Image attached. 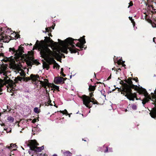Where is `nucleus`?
Masks as SVG:
<instances>
[{
	"instance_id": "obj_1",
	"label": "nucleus",
	"mask_w": 156,
	"mask_h": 156,
	"mask_svg": "<svg viewBox=\"0 0 156 156\" xmlns=\"http://www.w3.org/2000/svg\"><path fill=\"white\" fill-rule=\"evenodd\" d=\"M84 37L85 36H84L76 40L72 38L69 37L65 40L64 41H61L59 39H58V41L59 42V44L61 46L58 49V53L52 51L48 48L45 45L43 41H42V42L41 43L39 44L38 50L40 51L41 56L44 58L48 63L50 64H54V68L56 67V69H58L60 66L56 62L53 57H59L61 55L65 58L64 55L62 54H61V53H67L68 49L69 50L71 53H76L77 49L74 45L75 44V42L74 41H79L76 44V46L80 47L82 50L83 48V46L86 43Z\"/></svg>"
},
{
	"instance_id": "obj_2",
	"label": "nucleus",
	"mask_w": 156,
	"mask_h": 156,
	"mask_svg": "<svg viewBox=\"0 0 156 156\" xmlns=\"http://www.w3.org/2000/svg\"><path fill=\"white\" fill-rule=\"evenodd\" d=\"M129 85L126 84L124 86L121 91V94L125 95V96L129 100L134 101V98H136V94L132 92L131 88L134 89L138 91L139 87L133 84L131 79H129L127 82Z\"/></svg>"
},
{
	"instance_id": "obj_3",
	"label": "nucleus",
	"mask_w": 156,
	"mask_h": 156,
	"mask_svg": "<svg viewBox=\"0 0 156 156\" xmlns=\"http://www.w3.org/2000/svg\"><path fill=\"white\" fill-rule=\"evenodd\" d=\"M93 95L91 94L90 97L86 95H83L81 97L83 101V104L89 108L92 107L93 104H97V103L94 98H92Z\"/></svg>"
},
{
	"instance_id": "obj_4",
	"label": "nucleus",
	"mask_w": 156,
	"mask_h": 156,
	"mask_svg": "<svg viewBox=\"0 0 156 156\" xmlns=\"http://www.w3.org/2000/svg\"><path fill=\"white\" fill-rule=\"evenodd\" d=\"M28 145L30 148V150L29 151V152L30 154H33L32 152L33 151L40 152L44 148L43 146L40 147H37V146L38 145V144L37 143L35 140H30L29 141Z\"/></svg>"
},
{
	"instance_id": "obj_5",
	"label": "nucleus",
	"mask_w": 156,
	"mask_h": 156,
	"mask_svg": "<svg viewBox=\"0 0 156 156\" xmlns=\"http://www.w3.org/2000/svg\"><path fill=\"white\" fill-rule=\"evenodd\" d=\"M45 38L44 40H41L40 42H39V41L38 40H37L36 43V46H34V48H37L38 50V45L39 44L41 43L42 42V41L44 42L45 45L48 48H48L47 45L46 44V43H50L55 48H57L58 47V42H54L51 39L50 37H45Z\"/></svg>"
},
{
	"instance_id": "obj_6",
	"label": "nucleus",
	"mask_w": 156,
	"mask_h": 156,
	"mask_svg": "<svg viewBox=\"0 0 156 156\" xmlns=\"http://www.w3.org/2000/svg\"><path fill=\"white\" fill-rule=\"evenodd\" d=\"M9 49V51L16 58L21 57L24 52L23 48L21 45L19 46L18 50H16L14 48H10Z\"/></svg>"
},
{
	"instance_id": "obj_7",
	"label": "nucleus",
	"mask_w": 156,
	"mask_h": 156,
	"mask_svg": "<svg viewBox=\"0 0 156 156\" xmlns=\"http://www.w3.org/2000/svg\"><path fill=\"white\" fill-rule=\"evenodd\" d=\"M10 80H9V79H8L7 80H2L0 79V89L3 87V86L5 85H6V84H8V85L10 87L8 88L7 90L8 92H12V90L13 91V85H11L9 83V81Z\"/></svg>"
},
{
	"instance_id": "obj_8",
	"label": "nucleus",
	"mask_w": 156,
	"mask_h": 156,
	"mask_svg": "<svg viewBox=\"0 0 156 156\" xmlns=\"http://www.w3.org/2000/svg\"><path fill=\"white\" fill-rule=\"evenodd\" d=\"M39 79L40 78L38 75L31 74L30 76V77H25L24 78V80L27 81L30 80H31L33 82H35V83H36V82L38 81Z\"/></svg>"
},
{
	"instance_id": "obj_9",
	"label": "nucleus",
	"mask_w": 156,
	"mask_h": 156,
	"mask_svg": "<svg viewBox=\"0 0 156 156\" xmlns=\"http://www.w3.org/2000/svg\"><path fill=\"white\" fill-rule=\"evenodd\" d=\"M13 69L16 70L15 72L16 73H19L21 76H24L25 75V73L24 71L21 69L19 65H16L15 64L13 66Z\"/></svg>"
},
{
	"instance_id": "obj_10",
	"label": "nucleus",
	"mask_w": 156,
	"mask_h": 156,
	"mask_svg": "<svg viewBox=\"0 0 156 156\" xmlns=\"http://www.w3.org/2000/svg\"><path fill=\"white\" fill-rule=\"evenodd\" d=\"M66 79L60 76L55 77L54 78V82L55 83L57 84H62L64 83V81Z\"/></svg>"
},
{
	"instance_id": "obj_11",
	"label": "nucleus",
	"mask_w": 156,
	"mask_h": 156,
	"mask_svg": "<svg viewBox=\"0 0 156 156\" xmlns=\"http://www.w3.org/2000/svg\"><path fill=\"white\" fill-rule=\"evenodd\" d=\"M40 83L42 85V87L46 88V87L48 86V81L47 79H45L44 81H39Z\"/></svg>"
},
{
	"instance_id": "obj_12",
	"label": "nucleus",
	"mask_w": 156,
	"mask_h": 156,
	"mask_svg": "<svg viewBox=\"0 0 156 156\" xmlns=\"http://www.w3.org/2000/svg\"><path fill=\"white\" fill-rule=\"evenodd\" d=\"M6 68L7 67L6 66H2L0 69V74L3 73V74L5 75Z\"/></svg>"
},
{
	"instance_id": "obj_13",
	"label": "nucleus",
	"mask_w": 156,
	"mask_h": 156,
	"mask_svg": "<svg viewBox=\"0 0 156 156\" xmlns=\"http://www.w3.org/2000/svg\"><path fill=\"white\" fill-rule=\"evenodd\" d=\"M29 56L27 55V57L25 59H27V62L29 64V65H31L32 63V62H33V58L31 57H30V61H28V60H29Z\"/></svg>"
},
{
	"instance_id": "obj_14",
	"label": "nucleus",
	"mask_w": 156,
	"mask_h": 156,
	"mask_svg": "<svg viewBox=\"0 0 156 156\" xmlns=\"http://www.w3.org/2000/svg\"><path fill=\"white\" fill-rule=\"evenodd\" d=\"M32 130L34 132H38L41 131V129L38 125H37L35 127H34L32 129Z\"/></svg>"
},
{
	"instance_id": "obj_15",
	"label": "nucleus",
	"mask_w": 156,
	"mask_h": 156,
	"mask_svg": "<svg viewBox=\"0 0 156 156\" xmlns=\"http://www.w3.org/2000/svg\"><path fill=\"white\" fill-rule=\"evenodd\" d=\"M61 113H62L63 114H66V115H69V117H70V114H69L66 110L65 109L63 111H59Z\"/></svg>"
},
{
	"instance_id": "obj_16",
	"label": "nucleus",
	"mask_w": 156,
	"mask_h": 156,
	"mask_svg": "<svg viewBox=\"0 0 156 156\" xmlns=\"http://www.w3.org/2000/svg\"><path fill=\"white\" fill-rule=\"evenodd\" d=\"M16 145L13 144H11L10 146H7L6 147V148H8L9 149H11L12 148H13L16 146Z\"/></svg>"
},
{
	"instance_id": "obj_17",
	"label": "nucleus",
	"mask_w": 156,
	"mask_h": 156,
	"mask_svg": "<svg viewBox=\"0 0 156 156\" xmlns=\"http://www.w3.org/2000/svg\"><path fill=\"white\" fill-rule=\"evenodd\" d=\"M124 62L122 61L121 59H119L118 61V63L119 64H122L123 67H125L126 65L124 64Z\"/></svg>"
},
{
	"instance_id": "obj_18",
	"label": "nucleus",
	"mask_w": 156,
	"mask_h": 156,
	"mask_svg": "<svg viewBox=\"0 0 156 156\" xmlns=\"http://www.w3.org/2000/svg\"><path fill=\"white\" fill-rule=\"evenodd\" d=\"M64 154L65 156H71L72 155V153L69 151L64 152Z\"/></svg>"
},
{
	"instance_id": "obj_19",
	"label": "nucleus",
	"mask_w": 156,
	"mask_h": 156,
	"mask_svg": "<svg viewBox=\"0 0 156 156\" xmlns=\"http://www.w3.org/2000/svg\"><path fill=\"white\" fill-rule=\"evenodd\" d=\"M7 120L10 122H13L14 119L11 116H9L7 117Z\"/></svg>"
},
{
	"instance_id": "obj_20",
	"label": "nucleus",
	"mask_w": 156,
	"mask_h": 156,
	"mask_svg": "<svg viewBox=\"0 0 156 156\" xmlns=\"http://www.w3.org/2000/svg\"><path fill=\"white\" fill-rule=\"evenodd\" d=\"M143 14H142V18L143 19H146L147 18V14L146 12H144V11H143Z\"/></svg>"
},
{
	"instance_id": "obj_21",
	"label": "nucleus",
	"mask_w": 156,
	"mask_h": 156,
	"mask_svg": "<svg viewBox=\"0 0 156 156\" xmlns=\"http://www.w3.org/2000/svg\"><path fill=\"white\" fill-rule=\"evenodd\" d=\"M51 87H52L53 89H54V90H57L58 91H59V88L58 86H57L54 84H53L52 85Z\"/></svg>"
},
{
	"instance_id": "obj_22",
	"label": "nucleus",
	"mask_w": 156,
	"mask_h": 156,
	"mask_svg": "<svg viewBox=\"0 0 156 156\" xmlns=\"http://www.w3.org/2000/svg\"><path fill=\"white\" fill-rule=\"evenodd\" d=\"M130 106L133 110H136L137 108V106L135 104H132Z\"/></svg>"
},
{
	"instance_id": "obj_23",
	"label": "nucleus",
	"mask_w": 156,
	"mask_h": 156,
	"mask_svg": "<svg viewBox=\"0 0 156 156\" xmlns=\"http://www.w3.org/2000/svg\"><path fill=\"white\" fill-rule=\"evenodd\" d=\"M48 64L46 63H45L43 64V66L44 68H45L47 69H48L49 68V64L48 63Z\"/></svg>"
},
{
	"instance_id": "obj_24",
	"label": "nucleus",
	"mask_w": 156,
	"mask_h": 156,
	"mask_svg": "<svg viewBox=\"0 0 156 156\" xmlns=\"http://www.w3.org/2000/svg\"><path fill=\"white\" fill-rule=\"evenodd\" d=\"M95 87L92 86H90L89 87V90L90 91H94L95 89Z\"/></svg>"
},
{
	"instance_id": "obj_25",
	"label": "nucleus",
	"mask_w": 156,
	"mask_h": 156,
	"mask_svg": "<svg viewBox=\"0 0 156 156\" xmlns=\"http://www.w3.org/2000/svg\"><path fill=\"white\" fill-rule=\"evenodd\" d=\"M40 110L37 107H35L34 109V111L36 113H38L39 112Z\"/></svg>"
},
{
	"instance_id": "obj_26",
	"label": "nucleus",
	"mask_w": 156,
	"mask_h": 156,
	"mask_svg": "<svg viewBox=\"0 0 156 156\" xmlns=\"http://www.w3.org/2000/svg\"><path fill=\"white\" fill-rule=\"evenodd\" d=\"M129 19L131 20V23H132L133 25V26H135V23L134 21V20L132 19V17H130L129 16Z\"/></svg>"
},
{
	"instance_id": "obj_27",
	"label": "nucleus",
	"mask_w": 156,
	"mask_h": 156,
	"mask_svg": "<svg viewBox=\"0 0 156 156\" xmlns=\"http://www.w3.org/2000/svg\"><path fill=\"white\" fill-rule=\"evenodd\" d=\"M11 35L12 36L14 35V37L16 38H18V36L17 34H16L15 32L11 34Z\"/></svg>"
},
{
	"instance_id": "obj_28",
	"label": "nucleus",
	"mask_w": 156,
	"mask_h": 156,
	"mask_svg": "<svg viewBox=\"0 0 156 156\" xmlns=\"http://www.w3.org/2000/svg\"><path fill=\"white\" fill-rule=\"evenodd\" d=\"M4 147L2 144H0V151H3Z\"/></svg>"
},
{
	"instance_id": "obj_29",
	"label": "nucleus",
	"mask_w": 156,
	"mask_h": 156,
	"mask_svg": "<svg viewBox=\"0 0 156 156\" xmlns=\"http://www.w3.org/2000/svg\"><path fill=\"white\" fill-rule=\"evenodd\" d=\"M45 30L47 32H49L50 31H51V28H45Z\"/></svg>"
},
{
	"instance_id": "obj_30",
	"label": "nucleus",
	"mask_w": 156,
	"mask_h": 156,
	"mask_svg": "<svg viewBox=\"0 0 156 156\" xmlns=\"http://www.w3.org/2000/svg\"><path fill=\"white\" fill-rule=\"evenodd\" d=\"M37 119H33V120L32 121V122L33 123H34L36 122H37ZM37 121H38L39 120L37 119Z\"/></svg>"
},
{
	"instance_id": "obj_31",
	"label": "nucleus",
	"mask_w": 156,
	"mask_h": 156,
	"mask_svg": "<svg viewBox=\"0 0 156 156\" xmlns=\"http://www.w3.org/2000/svg\"><path fill=\"white\" fill-rule=\"evenodd\" d=\"M22 78L21 77H18L17 78V79L19 81H21L22 80Z\"/></svg>"
},
{
	"instance_id": "obj_32",
	"label": "nucleus",
	"mask_w": 156,
	"mask_h": 156,
	"mask_svg": "<svg viewBox=\"0 0 156 156\" xmlns=\"http://www.w3.org/2000/svg\"><path fill=\"white\" fill-rule=\"evenodd\" d=\"M129 5L128 6V8H129L130 6H132L133 5V3L131 2L129 3Z\"/></svg>"
},
{
	"instance_id": "obj_33",
	"label": "nucleus",
	"mask_w": 156,
	"mask_h": 156,
	"mask_svg": "<svg viewBox=\"0 0 156 156\" xmlns=\"http://www.w3.org/2000/svg\"><path fill=\"white\" fill-rule=\"evenodd\" d=\"M61 73V75H62V76H64V77L65 76H66V75H65V74H64L63 73V72L61 73Z\"/></svg>"
},
{
	"instance_id": "obj_34",
	"label": "nucleus",
	"mask_w": 156,
	"mask_h": 156,
	"mask_svg": "<svg viewBox=\"0 0 156 156\" xmlns=\"http://www.w3.org/2000/svg\"><path fill=\"white\" fill-rule=\"evenodd\" d=\"M3 47L2 44V43H0V48Z\"/></svg>"
},
{
	"instance_id": "obj_35",
	"label": "nucleus",
	"mask_w": 156,
	"mask_h": 156,
	"mask_svg": "<svg viewBox=\"0 0 156 156\" xmlns=\"http://www.w3.org/2000/svg\"><path fill=\"white\" fill-rule=\"evenodd\" d=\"M108 152V148L107 147H106V150H105V152Z\"/></svg>"
},
{
	"instance_id": "obj_36",
	"label": "nucleus",
	"mask_w": 156,
	"mask_h": 156,
	"mask_svg": "<svg viewBox=\"0 0 156 156\" xmlns=\"http://www.w3.org/2000/svg\"><path fill=\"white\" fill-rule=\"evenodd\" d=\"M63 69L62 68L61 69V73L63 72Z\"/></svg>"
},
{
	"instance_id": "obj_37",
	"label": "nucleus",
	"mask_w": 156,
	"mask_h": 156,
	"mask_svg": "<svg viewBox=\"0 0 156 156\" xmlns=\"http://www.w3.org/2000/svg\"><path fill=\"white\" fill-rule=\"evenodd\" d=\"M155 39H156V38H155V37H154V38H153V41H154V42H155Z\"/></svg>"
},
{
	"instance_id": "obj_38",
	"label": "nucleus",
	"mask_w": 156,
	"mask_h": 156,
	"mask_svg": "<svg viewBox=\"0 0 156 156\" xmlns=\"http://www.w3.org/2000/svg\"><path fill=\"white\" fill-rule=\"evenodd\" d=\"M111 78V75L108 77V80H109Z\"/></svg>"
},
{
	"instance_id": "obj_39",
	"label": "nucleus",
	"mask_w": 156,
	"mask_h": 156,
	"mask_svg": "<svg viewBox=\"0 0 156 156\" xmlns=\"http://www.w3.org/2000/svg\"><path fill=\"white\" fill-rule=\"evenodd\" d=\"M134 80H136V82H137V80H137V78H136L134 79Z\"/></svg>"
},
{
	"instance_id": "obj_40",
	"label": "nucleus",
	"mask_w": 156,
	"mask_h": 156,
	"mask_svg": "<svg viewBox=\"0 0 156 156\" xmlns=\"http://www.w3.org/2000/svg\"><path fill=\"white\" fill-rule=\"evenodd\" d=\"M53 156H57V155L56 154H54L53 155Z\"/></svg>"
},
{
	"instance_id": "obj_41",
	"label": "nucleus",
	"mask_w": 156,
	"mask_h": 156,
	"mask_svg": "<svg viewBox=\"0 0 156 156\" xmlns=\"http://www.w3.org/2000/svg\"><path fill=\"white\" fill-rule=\"evenodd\" d=\"M1 126H2L4 125V124H1Z\"/></svg>"
},
{
	"instance_id": "obj_42",
	"label": "nucleus",
	"mask_w": 156,
	"mask_h": 156,
	"mask_svg": "<svg viewBox=\"0 0 156 156\" xmlns=\"http://www.w3.org/2000/svg\"><path fill=\"white\" fill-rule=\"evenodd\" d=\"M11 132V130H10V131H9V132H8V131H7V132Z\"/></svg>"
},
{
	"instance_id": "obj_43",
	"label": "nucleus",
	"mask_w": 156,
	"mask_h": 156,
	"mask_svg": "<svg viewBox=\"0 0 156 156\" xmlns=\"http://www.w3.org/2000/svg\"><path fill=\"white\" fill-rule=\"evenodd\" d=\"M8 30H10V32L11 31V29H9L8 28Z\"/></svg>"
},
{
	"instance_id": "obj_44",
	"label": "nucleus",
	"mask_w": 156,
	"mask_h": 156,
	"mask_svg": "<svg viewBox=\"0 0 156 156\" xmlns=\"http://www.w3.org/2000/svg\"><path fill=\"white\" fill-rule=\"evenodd\" d=\"M52 29H54V27H52Z\"/></svg>"
},
{
	"instance_id": "obj_45",
	"label": "nucleus",
	"mask_w": 156,
	"mask_h": 156,
	"mask_svg": "<svg viewBox=\"0 0 156 156\" xmlns=\"http://www.w3.org/2000/svg\"><path fill=\"white\" fill-rule=\"evenodd\" d=\"M7 108L8 109H9V107H8V106H7Z\"/></svg>"
},
{
	"instance_id": "obj_46",
	"label": "nucleus",
	"mask_w": 156,
	"mask_h": 156,
	"mask_svg": "<svg viewBox=\"0 0 156 156\" xmlns=\"http://www.w3.org/2000/svg\"><path fill=\"white\" fill-rule=\"evenodd\" d=\"M125 111L126 112L127 111V110L126 109L125 110Z\"/></svg>"
},
{
	"instance_id": "obj_47",
	"label": "nucleus",
	"mask_w": 156,
	"mask_h": 156,
	"mask_svg": "<svg viewBox=\"0 0 156 156\" xmlns=\"http://www.w3.org/2000/svg\"><path fill=\"white\" fill-rule=\"evenodd\" d=\"M4 129L5 130H6V129H5V128H4Z\"/></svg>"
},
{
	"instance_id": "obj_48",
	"label": "nucleus",
	"mask_w": 156,
	"mask_h": 156,
	"mask_svg": "<svg viewBox=\"0 0 156 156\" xmlns=\"http://www.w3.org/2000/svg\"><path fill=\"white\" fill-rule=\"evenodd\" d=\"M10 111H11V110H9V112H10Z\"/></svg>"
},
{
	"instance_id": "obj_49",
	"label": "nucleus",
	"mask_w": 156,
	"mask_h": 156,
	"mask_svg": "<svg viewBox=\"0 0 156 156\" xmlns=\"http://www.w3.org/2000/svg\"><path fill=\"white\" fill-rule=\"evenodd\" d=\"M20 133H22V131H20Z\"/></svg>"
},
{
	"instance_id": "obj_50",
	"label": "nucleus",
	"mask_w": 156,
	"mask_h": 156,
	"mask_svg": "<svg viewBox=\"0 0 156 156\" xmlns=\"http://www.w3.org/2000/svg\"><path fill=\"white\" fill-rule=\"evenodd\" d=\"M5 62H6V60H5Z\"/></svg>"
},
{
	"instance_id": "obj_51",
	"label": "nucleus",
	"mask_w": 156,
	"mask_h": 156,
	"mask_svg": "<svg viewBox=\"0 0 156 156\" xmlns=\"http://www.w3.org/2000/svg\"><path fill=\"white\" fill-rule=\"evenodd\" d=\"M136 100H138V99L137 98H136Z\"/></svg>"
},
{
	"instance_id": "obj_52",
	"label": "nucleus",
	"mask_w": 156,
	"mask_h": 156,
	"mask_svg": "<svg viewBox=\"0 0 156 156\" xmlns=\"http://www.w3.org/2000/svg\"><path fill=\"white\" fill-rule=\"evenodd\" d=\"M71 76H70V78H71Z\"/></svg>"
},
{
	"instance_id": "obj_53",
	"label": "nucleus",
	"mask_w": 156,
	"mask_h": 156,
	"mask_svg": "<svg viewBox=\"0 0 156 156\" xmlns=\"http://www.w3.org/2000/svg\"><path fill=\"white\" fill-rule=\"evenodd\" d=\"M46 156V155H45V156Z\"/></svg>"
}]
</instances>
